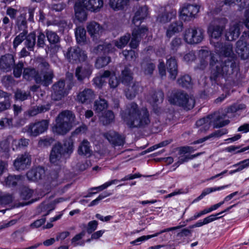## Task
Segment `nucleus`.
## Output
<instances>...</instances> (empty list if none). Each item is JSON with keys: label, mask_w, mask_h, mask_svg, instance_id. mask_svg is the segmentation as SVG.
I'll use <instances>...</instances> for the list:
<instances>
[{"label": "nucleus", "mask_w": 249, "mask_h": 249, "mask_svg": "<svg viewBox=\"0 0 249 249\" xmlns=\"http://www.w3.org/2000/svg\"><path fill=\"white\" fill-rule=\"evenodd\" d=\"M198 57L200 64L198 68L204 70L208 65L210 60V65L211 68L210 79L216 81L219 77H226L233 73V69L236 66L235 62L232 56H224L220 61L208 50L201 49L198 51Z\"/></svg>", "instance_id": "nucleus-1"}, {"label": "nucleus", "mask_w": 249, "mask_h": 249, "mask_svg": "<svg viewBox=\"0 0 249 249\" xmlns=\"http://www.w3.org/2000/svg\"><path fill=\"white\" fill-rule=\"evenodd\" d=\"M120 116L130 128H144L150 123L149 111L145 107L140 108L135 102L126 105L120 111Z\"/></svg>", "instance_id": "nucleus-2"}, {"label": "nucleus", "mask_w": 249, "mask_h": 249, "mask_svg": "<svg viewBox=\"0 0 249 249\" xmlns=\"http://www.w3.org/2000/svg\"><path fill=\"white\" fill-rule=\"evenodd\" d=\"M228 20L225 18L215 19L210 25L208 32L211 33V43H213L215 52L219 55L231 56L233 55L232 46L231 44L223 45L218 42H214L213 39H218L221 36Z\"/></svg>", "instance_id": "nucleus-3"}, {"label": "nucleus", "mask_w": 249, "mask_h": 249, "mask_svg": "<svg viewBox=\"0 0 249 249\" xmlns=\"http://www.w3.org/2000/svg\"><path fill=\"white\" fill-rule=\"evenodd\" d=\"M73 150V142L71 139H66L64 141L63 145L57 142L52 148L50 155V161L54 165H59L63 160V156L65 154L69 156Z\"/></svg>", "instance_id": "nucleus-4"}, {"label": "nucleus", "mask_w": 249, "mask_h": 249, "mask_svg": "<svg viewBox=\"0 0 249 249\" xmlns=\"http://www.w3.org/2000/svg\"><path fill=\"white\" fill-rule=\"evenodd\" d=\"M75 118L74 114L70 110H65L60 113L55 119V124L53 127V133L65 135L72 128Z\"/></svg>", "instance_id": "nucleus-5"}, {"label": "nucleus", "mask_w": 249, "mask_h": 249, "mask_svg": "<svg viewBox=\"0 0 249 249\" xmlns=\"http://www.w3.org/2000/svg\"><path fill=\"white\" fill-rule=\"evenodd\" d=\"M226 115H220L218 112H214L196 121V125L197 127H200L198 131L200 133L208 130L212 124H213V128L222 127L228 124L230 122L229 120L221 121V120Z\"/></svg>", "instance_id": "nucleus-6"}, {"label": "nucleus", "mask_w": 249, "mask_h": 249, "mask_svg": "<svg viewBox=\"0 0 249 249\" xmlns=\"http://www.w3.org/2000/svg\"><path fill=\"white\" fill-rule=\"evenodd\" d=\"M23 77L27 81H31L34 79L37 84H41L45 86H47L52 82L53 72L50 71L45 72L42 76L36 69L26 68L24 69Z\"/></svg>", "instance_id": "nucleus-7"}, {"label": "nucleus", "mask_w": 249, "mask_h": 249, "mask_svg": "<svg viewBox=\"0 0 249 249\" xmlns=\"http://www.w3.org/2000/svg\"><path fill=\"white\" fill-rule=\"evenodd\" d=\"M171 104L182 107L185 109L193 108L195 104V99L190 97L185 92L178 90L174 93L169 98Z\"/></svg>", "instance_id": "nucleus-8"}, {"label": "nucleus", "mask_w": 249, "mask_h": 249, "mask_svg": "<svg viewBox=\"0 0 249 249\" xmlns=\"http://www.w3.org/2000/svg\"><path fill=\"white\" fill-rule=\"evenodd\" d=\"M204 31L196 27H190L186 29L183 33L184 41L190 44L200 43L204 39Z\"/></svg>", "instance_id": "nucleus-9"}, {"label": "nucleus", "mask_w": 249, "mask_h": 249, "mask_svg": "<svg viewBox=\"0 0 249 249\" xmlns=\"http://www.w3.org/2000/svg\"><path fill=\"white\" fill-rule=\"evenodd\" d=\"M49 123V121L47 120H42L31 123L24 128V132L30 136L36 137L48 129Z\"/></svg>", "instance_id": "nucleus-10"}, {"label": "nucleus", "mask_w": 249, "mask_h": 249, "mask_svg": "<svg viewBox=\"0 0 249 249\" xmlns=\"http://www.w3.org/2000/svg\"><path fill=\"white\" fill-rule=\"evenodd\" d=\"M66 57L70 62L73 63L78 61H84L87 58L85 52L82 51L78 47L69 48Z\"/></svg>", "instance_id": "nucleus-11"}, {"label": "nucleus", "mask_w": 249, "mask_h": 249, "mask_svg": "<svg viewBox=\"0 0 249 249\" xmlns=\"http://www.w3.org/2000/svg\"><path fill=\"white\" fill-rule=\"evenodd\" d=\"M199 6L197 5L187 4L184 5L180 11V16L184 21H190L196 18L199 11Z\"/></svg>", "instance_id": "nucleus-12"}, {"label": "nucleus", "mask_w": 249, "mask_h": 249, "mask_svg": "<svg viewBox=\"0 0 249 249\" xmlns=\"http://www.w3.org/2000/svg\"><path fill=\"white\" fill-rule=\"evenodd\" d=\"M31 158L27 153L18 155L13 162V166L18 171L24 170L31 164Z\"/></svg>", "instance_id": "nucleus-13"}, {"label": "nucleus", "mask_w": 249, "mask_h": 249, "mask_svg": "<svg viewBox=\"0 0 249 249\" xmlns=\"http://www.w3.org/2000/svg\"><path fill=\"white\" fill-rule=\"evenodd\" d=\"M148 31L146 27H137L134 29L132 33V38L129 44L131 48H136L141 40L142 38L145 36Z\"/></svg>", "instance_id": "nucleus-14"}, {"label": "nucleus", "mask_w": 249, "mask_h": 249, "mask_svg": "<svg viewBox=\"0 0 249 249\" xmlns=\"http://www.w3.org/2000/svg\"><path fill=\"white\" fill-rule=\"evenodd\" d=\"M65 82L63 80L59 81L54 84L53 88V92L52 93V98L53 100L58 101L61 100L66 95L65 89Z\"/></svg>", "instance_id": "nucleus-15"}, {"label": "nucleus", "mask_w": 249, "mask_h": 249, "mask_svg": "<svg viewBox=\"0 0 249 249\" xmlns=\"http://www.w3.org/2000/svg\"><path fill=\"white\" fill-rule=\"evenodd\" d=\"M45 175L44 169L41 167H38L28 171L26 173V177L29 180L37 181L44 179Z\"/></svg>", "instance_id": "nucleus-16"}, {"label": "nucleus", "mask_w": 249, "mask_h": 249, "mask_svg": "<svg viewBox=\"0 0 249 249\" xmlns=\"http://www.w3.org/2000/svg\"><path fill=\"white\" fill-rule=\"evenodd\" d=\"M88 10L98 11L103 6V0H81L78 1Z\"/></svg>", "instance_id": "nucleus-17"}, {"label": "nucleus", "mask_w": 249, "mask_h": 249, "mask_svg": "<svg viewBox=\"0 0 249 249\" xmlns=\"http://www.w3.org/2000/svg\"><path fill=\"white\" fill-rule=\"evenodd\" d=\"M127 87L125 89L126 97L129 99H133L141 89L140 83L137 81H132L131 83L126 85Z\"/></svg>", "instance_id": "nucleus-18"}, {"label": "nucleus", "mask_w": 249, "mask_h": 249, "mask_svg": "<svg viewBox=\"0 0 249 249\" xmlns=\"http://www.w3.org/2000/svg\"><path fill=\"white\" fill-rule=\"evenodd\" d=\"M148 15V7L144 5L139 7L135 13L133 18V23L136 26L139 27L142 20L147 17Z\"/></svg>", "instance_id": "nucleus-19"}, {"label": "nucleus", "mask_w": 249, "mask_h": 249, "mask_svg": "<svg viewBox=\"0 0 249 249\" xmlns=\"http://www.w3.org/2000/svg\"><path fill=\"white\" fill-rule=\"evenodd\" d=\"M236 51L243 59H247L249 57V44L241 39L236 42Z\"/></svg>", "instance_id": "nucleus-20"}, {"label": "nucleus", "mask_w": 249, "mask_h": 249, "mask_svg": "<svg viewBox=\"0 0 249 249\" xmlns=\"http://www.w3.org/2000/svg\"><path fill=\"white\" fill-rule=\"evenodd\" d=\"M104 136L114 146L123 145L124 139L122 136L114 131H109L104 134Z\"/></svg>", "instance_id": "nucleus-21"}, {"label": "nucleus", "mask_w": 249, "mask_h": 249, "mask_svg": "<svg viewBox=\"0 0 249 249\" xmlns=\"http://www.w3.org/2000/svg\"><path fill=\"white\" fill-rule=\"evenodd\" d=\"M15 63V60L12 54H7L2 56L0 59V69L4 71H11L13 65Z\"/></svg>", "instance_id": "nucleus-22"}, {"label": "nucleus", "mask_w": 249, "mask_h": 249, "mask_svg": "<svg viewBox=\"0 0 249 249\" xmlns=\"http://www.w3.org/2000/svg\"><path fill=\"white\" fill-rule=\"evenodd\" d=\"M95 98L94 91L90 89H86L80 91L77 96V100L82 103H89Z\"/></svg>", "instance_id": "nucleus-23"}, {"label": "nucleus", "mask_w": 249, "mask_h": 249, "mask_svg": "<svg viewBox=\"0 0 249 249\" xmlns=\"http://www.w3.org/2000/svg\"><path fill=\"white\" fill-rule=\"evenodd\" d=\"M163 99V92L160 90L152 91L147 97L148 101L153 106L161 103Z\"/></svg>", "instance_id": "nucleus-24"}, {"label": "nucleus", "mask_w": 249, "mask_h": 249, "mask_svg": "<svg viewBox=\"0 0 249 249\" xmlns=\"http://www.w3.org/2000/svg\"><path fill=\"white\" fill-rule=\"evenodd\" d=\"M167 70L170 79L175 80L178 74V64L177 60L173 57L168 59L166 62Z\"/></svg>", "instance_id": "nucleus-25"}, {"label": "nucleus", "mask_w": 249, "mask_h": 249, "mask_svg": "<svg viewBox=\"0 0 249 249\" xmlns=\"http://www.w3.org/2000/svg\"><path fill=\"white\" fill-rule=\"evenodd\" d=\"M239 25L236 22L231 24L229 31L226 34V37L229 41H232L237 39L240 35Z\"/></svg>", "instance_id": "nucleus-26"}, {"label": "nucleus", "mask_w": 249, "mask_h": 249, "mask_svg": "<svg viewBox=\"0 0 249 249\" xmlns=\"http://www.w3.org/2000/svg\"><path fill=\"white\" fill-rule=\"evenodd\" d=\"M183 23L179 21H176L171 23L167 31L166 36L168 38L171 37L175 34L179 33L182 30Z\"/></svg>", "instance_id": "nucleus-27"}, {"label": "nucleus", "mask_w": 249, "mask_h": 249, "mask_svg": "<svg viewBox=\"0 0 249 249\" xmlns=\"http://www.w3.org/2000/svg\"><path fill=\"white\" fill-rule=\"evenodd\" d=\"M115 50L114 47L111 43H104L103 44L98 45L92 50L96 54H106L110 52H113Z\"/></svg>", "instance_id": "nucleus-28"}, {"label": "nucleus", "mask_w": 249, "mask_h": 249, "mask_svg": "<svg viewBox=\"0 0 249 249\" xmlns=\"http://www.w3.org/2000/svg\"><path fill=\"white\" fill-rule=\"evenodd\" d=\"M182 226H183L182 225H180V226H176V227H171V228H167V229H164V230H163L162 231H160L159 232H157L155 234H152V235H146V236H145V235L142 236L137 238V239L132 241L131 242V244H133V245H136L137 242H142V241H143L144 240H148V239H150L151 238L157 236L159 235H160V234H161V233H162L163 232H167V231H173V230H175L179 229L181 228L182 227Z\"/></svg>", "instance_id": "nucleus-29"}, {"label": "nucleus", "mask_w": 249, "mask_h": 249, "mask_svg": "<svg viewBox=\"0 0 249 249\" xmlns=\"http://www.w3.org/2000/svg\"><path fill=\"white\" fill-rule=\"evenodd\" d=\"M87 29L89 34L93 38L97 37L103 31L102 27L95 21L89 23L87 26Z\"/></svg>", "instance_id": "nucleus-30"}, {"label": "nucleus", "mask_w": 249, "mask_h": 249, "mask_svg": "<svg viewBox=\"0 0 249 249\" xmlns=\"http://www.w3.org/2000/svg\"><path fill=\"white\" fill-rule=\"evenodd\" d=\"M91 73V69L88 67H77L75 70V76L79 81H82L86 78H89Z\"/></svg>", "instance_id": "nucleus-31"}, {"label": "nucleus", "mask_w": 249, "mask_h": 249, "mask_svg": "<svg viewBox=\"0 0 249 249\" xmlns=\"http://www.w3.org/2000/svg\"><path fill=\"white\" fill-rule=\"evenodd\" d=\"M85 8L81 3L77 1L74 6L75 15L76 18L80 22L87 19V14Z\"/></svg>", "instance_id": "nucleus-32"}, {"label": "nucleus", "mask_w": 249, "mask_h": 249, "mask_svg": "<svg viewBox=\"0 0 249 249\" xmlns=\"http://www.w3.org/2000/svg\"><path fill=\"white\" fill-rule=\"evenodd\" d=\"M78 153L79 155L87 157L91 156L92 151L91 149L90 143L86 140H83L79 146Z\"/></svg>", "instance_id": "nucleus-33"}, {"label": "nucleus", "mask_w": 249, "mask_h": 249, "mask_svg": "<svg viewBox=\"0 0 249 249\" xmlns=\"http://www.w3.org/2000/svg\"><path fill=\"white\" fill-rule=\"evenodd\" d=\"M36 36L35 32H31L26 35L24 45L29 51H33L36 45Z\"/></svg>", "instance_id": "nucleus-34"}, {"label": "nucleus", "mask_w": 249, "mask_h": 249, "mask_svg": "<svg viewBox=\"0 0 249 249\" xmlns=\"http://www.w3.org/2000/svg\"><path fill=\"white\" fill-rule=\"evenodd\" d=\"M132 72L128 67H125L122 71L120 79L122 82L125 84H128L133 81Z\"/></svg>", "instance_id": "nucleus-35"}, {"label": "nucleus", "mask_w": 249, "mask_h": 249, "mask_svg": "<svg viewBox=\"0 0 249 249\" xmlns=\"http://www.w3.org/2000/svg\"><path fill=\"white\" fill-rule=\"evenodd\" d=\"M177 14V12L175 10L172 9L168 12H165L159 15L158 18V20H159L160 22L165 23L169 21H170L171 19L174 18Z\"/></svg>", "instance_id": "nucleus-36"}, {"label": "nucleus", "mask_w": 249, "mask_h": 249, "mask_svg": "<svg viewBox=\"0 0 249 249\" xmlns=\"http://www.w3.org/2000/svg\"><path fill=\"white\" fill-rule=\"evenodd\" d=\"M115 115L112 111H105L100 118L101 121L104 125H108L114 121Z\"/></svg>", "instance_id": "nucleus-37"}, {"label": "nucleus", "mask_w": 249, "mask_h": 249, "mask_svg": "<svg viewBox=\"0 0 249 249\" xmlns=\"http://www.w3.org/2000/svg\"><path fill=\"white\" fill-rule=\"evenodd\" d=\"M108 106L107 101L100 97L94 102L93 109L96 112L100 113L107 109Z\"/></svg>", "instance_id": "nucleus-38"}, {"label": "nucleus", "mask_w": 249, "mask_h": 249, "mask_svg": "<svg viewBox=\"0 0 249 249\" xmlns=\"http://www.w3.org/2000/svg\"><path fill=\"white\" fill-rule=\"evenodd\" d=\"M130 39V35L126 34L124 36H121L118 40L113 41V46H115L118 48L122 49L125 46Z\"/></svg>", "instance_id": "nucleus-39"}, {"label": "nucleus", "mask_w": 249, "mask_h": 249, "mask_svg": "<svg viewBox=\"0 0 249 249\" xmlns=\"http://www.w3.org/2000/svg\"><path fill=\"white\" fill-rule=\"evenodd\" d=\"M178 84L181 87L188 89L192 87L193 83L191 77L189 75H184L178 79Z\"/></svg>", "instance_id": "nucleus-40"}, {"label": "nucleus", "mask_w": 249, "mask_h": 249, "mask_svg": "<svg viewBox=\"0 0 249 249\" xmlns=\"http://www.w3.org/2000/svg\"><path fill=\"white\" fill-rule=\"evenodd\" d=\"M16 25L19 31H27V20L25 14H22L18 16L16 20Z\"/></svg>", "instance_id": "nucleus-41"}, {"label": "nucleus", "mask_w": 249, "mask_h": 249, "mask_svg": "<svg viewBox=\"0 0 249 249\" xmlns=\"http://www.w3.org/2000/svg\"><path fill=\"white\" fill-rule=\"evenodd\" d=\"M141 67L142 71L146 75H151L155 68V65L149 61H143Z\"/></svg>", "instance_id": "nucleus-42"}, {"label": "nucleus", "mask_w": 249, "mask_h": 249, "mask_svg": "<svg viewBox=\"0 0 249 249\" xmlns=\"http://www.w3.org/2000/svg\"><path fill=\"white\" fill-rule=\"evenodd\" d=\"M20 179L21 176L20 175H10L5 178L4 184L9 187L15 186Z\"/></svg>", "instance_id": "nucleus-43"}, {"label": "nucleus", "mask_w": 249, "mask_h": 249, "mask_svg": "<svg viewBox=\"0 0 249 249\" xmlns=\"http://www.w3.org/2000/svg\"><path fill=\"white\" fill-rule=\"evenodd\" d=\"M85 231H83L80 233L76 234L71 239V244L74 247L77 246H84L85 244V241L84 240H82V239L85 235Z\"/></svg>", "instance_id": "nucleus-44"}, {"label": "nucleus", "mask_w": 249, "mask_h": 249, "mask_svg": "<svg viewBox=\"0 0 249 249\" xmlns=\"http://www.w3.org/2000/svg\"><path fill=\"white\" fill-rule=\"evenodd\" d=\"M86 32L85 29L82 27H78L75 31V37L77 42L79 44L84 43L86 40Z\"/></svg>", "instance_id": "nucleus-45"}, {"label": "nucleus", "mask_w": 249, "mask_h": 249, "mask_svg": "<svg viewBox=\"0 0 249 249\" xmlns=\"http://www.w3.org/2000/svg\"><path fill=\"white\" fill-rule=\"evenodd\" d=\"M223 217V216H220L219 217H215V215H211L206 218H205L203 221H199L196 222V224L191 225L190 226V228L192 229L196 227H201L204 225L207 224L210 222H212L215 220H217L221 217Z\"/></svg>", "instance_id": "nucleus-46"}, {"label": "nucleus", "mask_w": 249, "mask_h": 249, "mask_svg": "<svg viewBox=\"0 0 249 249\" xmlns=\"http://www.w3.org/2000/svg\"><path fill=\"white\" fill-rule=\"evenodd\" d=\"M46 36L49 43L51 44H56L59 42L60 39L57 34L52 31L46 30Z\"/></svg>", "instance_id": "nucleus-47"}, {"label": "nucleus", "mask_w": 249, "mask_h": 249, "mask_svg": "<svg viewBox=\"0 0 249 249\" xmlns=\"http://www.w3.org/2000/svg\"><path fill=\"white\" fill-rule=\"evenodd\" d=\"M127 4V0H110L109 4L115 10L123 9Z\"/></svg>", "instance_id": "nucleus-48"}, {"label": "nucleus", "mask_w": 249, "mask_h": 249, "mask_svg": "<svg viewBox=\"0 0 249 249\" xmlns=\"http://www.w3.org/2000/svg\"><path fill=\"white\" fill-rule=\"evenodd\" d=\"M228 185L222 186L220 187H213V188H207L203 190L201 195L198 196L196 199L194 200V201H198L202 198H203L205 196L209 194L210 193L214 192L216 191H219L221 189H224L227 187Z\"/></svg>", "instance_id": "nucleus-49"}, {"label": "nucleus", "mask_w": 249, "mask_h": 249, "mask_svg": "<svg viewBox=\"0 0 249 249\" xmlns=\"http://www.w3.org/2000/svg\"><path fill=\"white\" fill-rule=\"evenodd\" d=\"M110 61V57L109 56L100 57L96 60L95 65L97 69H100L107 66Z\"/></svg>", "instance_id": "nucleus-50"}, {"label": "nucleus", "mask_w": 249, "mask_h": 249, "mask_svg": "<svg viewBox=\"0 0 249 249\" xmlns=\"http://www.w3.org/2000/svg\"><path fill=\"white\" fill-rule=\"evenodd\" d=\"M30 96V92H26L21 89L17 90L15 93V99L21 101H23L27 99Z\"/></svg>", "instance_id": "nucleus-51"}, {"label": "nucleus", "mask_w": 249, "mask_h": 249, "mask_svg": "<svg viewBox=\"0 0 249 249\" xmlns=\"http://www.w3.org/2000/svg\"><path fill=\"white\" fill-rule=\"evenodd\" d=\"M27 33L28 31H22L15 38L13 41V47L14 48H16L24 40H25Z\"/></svg>", "instance_id": "nucleus-52"}, {"label": "nucleus", "mask_w": 249, "mask_h": 249, "mask_svg": "<svg viewBox=\"0 0 249 249\" xmlns=\"http://www.w3.org/2000/svg\"><path fill=\"white\" fill-rule=\"evenodd\" d=\"M54 139L52 137L46 136L41 139L38 142V145L41 147L50 146L54 142Z\"/></svg>", "instance_id": "nucleus-53"}, {"label": "nucleus", "mask_w": 249, "mask_h": 249, "mask_svg": "<svg viewBox=\"0 0 249 249\" xmlns=\"http://www.w3.org/2000/svg\"><path fill=\"white\" fill-rule=\"evenodd\" d=\"M239 2H240L239 6L241 8L244 9L249 6V0H225V4L230 5Z\"/></svg>", "instance_id": "nucleus-54"}, {"label": "nucleus", "mask_w": 249, "mask_h": 249, "mask_svg": "<svg viewBox=\"0 0 249 249\" xmlns=\"http://www.w3.org/2000/svg\"><path fill=\"white\" fill-rule=\"evenodd\" d=\"M13 197L12 195L5 194L0 196V204L7 205L12 202Z\"/></svg>", "instance_id": "nucleus-55"}, {"label": "nucleus", "mask_w": 249, "mask_h": 249, "mask_svg": "<svg viewBox=\"0 0 249 249\" xmlns=\"http://www.w3.org/2000/svg\"><path fill=\"white\" fill-rule=\"evenodd\" d=\"M34 191L28 187H23L21 191V196L23 199H28L32 197Z\"/></svg>", "instance_id": "nucleus-56"}, {"label": "nucleus", "mask_w": 249, "mask_h": 249, "mask_svg": "<svg viewBox=\"0 0 249 249\" xmlns=\"http://www.w3.org/2000/svg\"><path fill=\"white\" fill-rule=\"evenodd\" d=\"M24 67V63L20 61L15 66L13 70L14 76L17 77H19L22 73V71Z\"/></svg>", "instance_id": "nucleus-57"}, {"label": "nucleus", "mask_w": 249, "mask_h": 249, "mask_svg": "<svg viewBox=\"0 0 249 249\" xmlns=\"http://www.w3.org/2000/svg\"><path fill=\"white\" fill-rule=\"evenodd\" d=\"M45 36L42 32H39L37 36V40L36 41V46L38 48H44L45 45Z\"/></svg>", "instance_id": "nucleus-58"}, {"label": "nucleus", "mask_w": 249, "mask_h": 249, "mask_svg": "<svg viewBox=\"0 0 249 249\" xmlns=\"http://www.w3.org/2000/svg\"><path fill=\"white\" fill-rule=\"evenodd\" d=\"M29 142V140L25 138H21L18 141L14 140L13 143L17 146V147L24 148L27 147Z\"/></svg>", "instance_id": "nucleus-59"}, {"label": "nucleus", "mask_w": 249, "mask_h": 249, "mask_svg": "<svg viewBox=\"0 0 249 249\" xmlns=\"http://www.w3.org/2000/svg\"><path fill=\"white\" fill-rule=\"evenodd\" d=\"M52 210H49L47 213L44 215V217L40 219L36 220L34 222L31 224V227L32 228H39L43 224H44L46 221L45 216L48 215Z\"/></svg>", "instance_id": "nucleus-60"}, {"label": "nucleus", "mask_w": 249, "mask_h": 249, "mask_svg": "<svg viewBox=\"0 0 249 249\" xmlns=\"http://www.w3.org/2000/svg\"><path fill=\"white\" fill-rule=\"evenodd\" d=\"M233 167H238L237 169L240 172L249 167V159H247L233 165Z\"/></svg>", "instance_id": "nucleus-61"}, {"label": "nucleus", "mask_w": 249, "mask_h": 249, "mask_svg": "<svg viewBox=\"0 0 249 249\" xmlns=\"http://www.w3.org/2000/svg\"><path fill=\"white\" fill-rule=\"evenodd\" d=\"M123 54L125 58L128 60H134L137 56L134 51L130 50H124L123 51Z\"/></svg>", "instance_id": "nucleus-62"}, {"label": "nucleus", "mask_w": 249, "mask_h": 249, "mask_svg": "<svg viewBox=\"0 0 249 249\" xmlns=\"http://www.w3.org/2000/svg\"><path fill=\"white\" fill-rule=\"evenodd\" d=\"M181 44V39L180 38L176 37L171 41V48L174 52H176Z\"/></svg>", "instance_id": "nucleus-63"}, {"label": "nucleus", "mask_w": 249, "mask_h": 249, "mask_svg": "<svg viewBox=\"0 0 249 249\" xmlns=\"http://www.w3.org/2000/svg\"><path fill=\"white\" fill-rule=\"evenodd\" d=\"M98 222L96 220H93L89 222L88 224L87 231L88 233L91 234L95 231L98 226Z\"/></svg>", "instance_id": "nucleus-64"}]
</instances>
